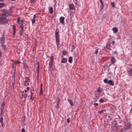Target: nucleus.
<instances>
[{"instance_id":"1","label":"nucleus","mask_w":132,"mask_h":132,"mask_svg":"<svg viewBox=\"0 0 132 132\" xmlns=\"http://www.w3.org/2000/svg\"><path fill=\"white\" fill-rule=\"evenodd\" d=\"M8 15L9 13L0 14V24H4L8 23L9 20L6 19V16Z\"/></svg>"},{"instance_id":"2","label":"nucleus","mask_w":132,"mask_h":132,"mask_svg":"<svg viewBox=\"0 0 132 132\" xmlns=\"http://www.w3.org/2000/svg\"><path fill=\"white\" fill-rule=\"evenodd\" d=\"M59 31L58 30H56L55 31V36L56 38V44L58 47L60 44L59 39Z\"/></svg>"},{"instance_id":"3","label":"nucleus","mask_w":132,"mask_h":132,"mask_svg":"<svg viewBox=\"0 0 132 132\" xmlns=\"http://www.w3.org/2000/svg\"><path fill=\"white\" fill-rule=\"evenodd\" d=\"M129 120L127 119H126L124 121L125 125L124 128L126 129H128L131 127V123L129 122Z\"/></svg>"},{"instance_id":"4","label":"nucleus","mask_w":132,"mask_h":132,"mask_svg":"<svg viewBox=\"0 0 132 132\" xmlns=\"http://www.w3.org/2000/svg\"><path fill=\"white\" fill-rule=\"evenodd\" d=\"M54 56L53 55H51L50 61L49 63V67L50 70H52L53 69V62Z\"/></svg>"},{"instance_id":"5","label":"nucleus","mask_w":132,"mask_h":132,"mask_svg":"<svg viewBox=\"0 0 132 132\" xmlns=\"http://www.w3.org/2000/svg\"><path fill=\"white\" fill-rule=\"evenodd\" d=\"M30 81L28 77L25 78V80L23 82V84L25 86H27L29 84Z\"/></svg>"},{"instance_id":"6","label":"nucleus","mask_w":132,"mask_h":132,"mask_svg":"<svg viewBox=\"0 0 132 132\" xmlns=\"http://www.w3.org/2000/svg\"><path fill=\"white\" fill-rule=\"evenodd\" d=\"M5 39L4 35H3L0 37V43L2 44H3L5 42Z\"/></svg>"},{"instance_id":"7","label":"nucleus","mask_w":132,"mask_h":132,"mask_svg":"<svg viewBox=\"0 0 132 132\" xmlns=\"http://www.w3.org/2000/svg\"><path fill=\"white\" fill-rule=\"evenodd\" d=\"M118 126L116 123L114 124H113L112 126V130L114 131H116L118 130Z\"/></svg>"},{"instance_id":"8","label":"nucleus","mask_w":132,"mask_h":132,"mask_svg":"<svg viewBox=\"0 0 132 132\" xmlns=\"http://www.w3.org/2000/svg\"><path fill=\"white\" fill-rule=\"evenodd\" d=\"M20 63V62L19 61H14L13 62V65L12 66V68H14V70H15V67H14V65H15L16 64H19Z\"/></svg>"},{"instance_id":"9","label":"nucleus","mask_w":132,"mask_h":132,"mask_svg":"<svg viewBox=\"0 0 132 132\" xmlns=\"http://www.w3.org/2000/svg\"><path fill=\"white\" fill-rule=\"evenodd\" d=\"M64 18L63 17H61L60 18V22L62 24H63L64 23Z\"/></svg>"},{"instance_id":"10","label":"nucleus","mask_w":132,"mask_h":132,"mask_svg":"<svg viewBox=\"0 0 132 132\" xmlns=\"http://www.w3.org/2000/svg\"><path fill=\"white\" fill-rule=\"evenodd\" d=\"M27 95V94H26L24 93V91H22V92L21 95L22 98L23 97L26 98V97Z\"/></svg>"},{"instance_id":"11","label":"nucleus","mask_w":132,"mask_h":132,"mask_svg":"<svg viewBox=\"0 0 132 132\" xmlns=\"http://www.w3.org/2000/svg\"><path fill=\"white\" fill-rule=\"evenodd\" d=\"M5 104L4 102H3L1 104V114L3 113V109H4Z\"/></svg>"},{"instance_id":"12","label":"nucleus","mask_w":132,"mask_h":132,"mask_svg":"<svg viewBox=\"0 0 132 132\" xmlns=\"http://www.w3.org/2000/svg\"><path fill=\"white\" fill-rule=\"evenodd\" d=\"M69 9L70 10H74V6L73 4H69Z\"/></svg>"},{"instance_id":"13","label":"nucleus","mask_w":132,"mask_h":132,"mask_svg":"<svg viewBox=\"0 0 132 132\" xmlns=\"http://www.w3.org/2000/svg\"><path fill=\"white\" fill-rule=\"evenodd\" d=\"M68 101L69 103L71 106H73L74 105V103L70 99H68Z\"/></svg>"},{"instance_id":"14","label":"nucleus","mask_w":132,"mask_h":132,"mask_svg":"<svg viewBox=\"0 0 132 132\" xmlns=\"http://www.w3.org/2000/svg\"><path fill=\"white\" fill-rule=\"evenodd\" d=\"M108 84H109L110 85L113 86L114 85V83L112 82L111 80H109L108 81Z\"/></svg>"},{"instance_id":"15","label":"nucleus","mask_w":132,"mask_h":132,"mask_svg":"<svg viewBox=\"0 0 132 132\" xmlns=\"http://www.w3.org/2000/svg\"><path fill=\"white\" fill-rule=\"evenodd\" d=\"M128 75L129 76L132 75V69L131 68L129 71H128Z\"/></svg>"},{"instance_id":"16","label":"nucleus","mask_w":132,"mask_h":132,"mask_svg":"<svg viewBox=\"0 0 132 132\" xmlns=\"http://www.w3.org/2000/svg\"><path fill=\"white\" fill-rule=\"evenodd\" d=\"M67 61V59L65 58H63L62 59L61 62L63 63H65Z\"/></svg>"},{"instance_id":"17","label":"nucleus","mask_w":132,"mask_h":132,"mask_svg":"<svg viewBox=\"0 0 132 132\" xmlns=\"http://www.w3.org/2000/svg\"><path fill=\"white\" fill-rule=\"evenodd\" d=\"M112 30L114 33H116L118 31V29L117 28L114 27L112 29Z\"/></svg>"},{"instance_id":"18","label":"nucleus","mask_w":132,"mask_h":132,"mask_svg":"<svg viewBox=\"0 0 132 132\" xmlns=\"http://www.w3.org/2000/svg\"><path fill=\"white\" fill-rule=\"evenodd\" d=\"M40 94L41 95L43 94V90L42 89V84L40 85Z\"/></svg>"},{"instance_id":"19","label":"nucleus","mask_w":132,"mask_h":132,"mask_svg":"<svg viewBox=\"0 0 132 132\" xmlns=\"http://www.w3.org/2000/svg\"><path fill=\"white\" fill-rule=\"evenodd\" d=\"M111 64H113L114 63L115 61V59L114 57H112L111 59Z\"/></svg>"},{"instance_id":"20","label":"nucleus","mask_w":132,"mask_h":132,"mask_svg":"<svg viewBox=\"0 0 132 132\" xmlns=\"http://www.w3.org/2000/svg\"><path fill=\"white\" fill-rule=\"evenodd\" d=\"M3 11L4 12V13H7V14L9 13V15L10 13V11H8L6 10H3Z\"/></svg>"},{"instance_id":"21","label":"nucleus","mask_w":132,"mask_h":132,"mask_svg":"<svg viewBox=\"0 0 132 132\" xmlns=\"http://www.w3.org/2000/svg\"><path fill=\"white\" fill-rule=\"evenodd\" d=\"M72 57H70L68 61L70 63H71L72 62Z\"/></svg>"},{"instance_id":"22","label":"nucleus","mask_w":132,"mask_h":132,"mask_svg":"<svg viewBox=\"0 0 132 132\" xmlns=\"http://www.w3.org/2000/svg\"><path fill=\"white\" fill-rule=\"evenodd\" d=\"M110 46V45L108 43H107L106 46V47H104V49H105L106 48H109V47Z\"/></svg>"},{"instance_id":"23","label":"nucleus","mask_w":132,"mask_h":132,"mask_svg":"<svg viewBox=\"0 0 132 132\" xmlns=\"http://www.w3.org/2000/svg\"><path fill=\"white\" fill-rule=\"evenodd\" d=\"M58 101H57V104H56V106H57V108H58L59 107V103H60V100L59 99V98L58 97Z\"/></svg>"},{"instance_id":"24","label":"nucleus","mask_w":132,"mask_h":132,"mask_svg":"<svg viewBox=\"0 0 132 132\" xmlns=\"http://www.w3.org/2000/svg\"><path fill=\"white\" fill-rule=\"evenodd\" d=\"M100 7L101 8L100 11H101L103 7V3H101V4L100 5Z\"/></svg>"},{"instance_id":"25","label":"nucleus","mask_w":132,"mask_h":132,"mask_svg":"<svg viewBox=\"0 0 132 132\" xmlns=\"http://www.w3.org/2000/svg\"><path fill=\"white\" fill-rule=\"evenodd\" d=\"M50 12L51 13H53V8L52 7H50L49 8Z\"/></svg>"},{"instance_id":"26","label":"nucleus","mask_w":132,"mask_h":132,"mask_svg":"<svg viewBox=\"0 0 132 132\" xmlns=\"http://www.w3.org/2000/svg\"><path fill=\"white\" fill-rule=\"evenodd\" d=\"M2 114H1V117L0 119V122H3V117H2Z\"/></svg>"},{"instance_id":"27","label":"nucleus","mask_w":132,"mask_h":132,"mask_svg":"<svg viewBox=\"0 0 132 132\" xmlns=\"http://www.w3.org/2000/svg\"><path fill=\"white\" fill-rule=\"evenodd\" d=\"M5 5L3 3H0V8H2Z\"/></svg>"},{"instance_id":"28","label":"nucleus","mask_w":132,"mask_h":132,"mask_svg":"<svg viewBox=\"0 0 132 132\" xmlns=\"http://www.w3.org/2000/svg\"><path fill=\"white\" fill-rule=\"evenodd\" d=\"M75 48V47L74 45H71V51L74 50Z\"/></svg>"},{"instance_id":"29","label":"nucleus","mask_w":132,"mask_h":132,"mask_svg":"<svg viewBox=\"0 0 132 132\" xmlns=\"http://www.w3.org/2000/svg\"><path fill=\"white\" fill-rule=\"evenodd\" d=\"M31 96L30 97V98L31 100H33L34 99V98L33 97H32V90H31Z\"/></svg>"},{"instance_id":"30","label":"nucleus","mask_w":132,"mask_h":132,"mask_svg":"<svg viewBox=\"0 0 132 132\" xmlns=\"http://www.w3.org/2000/svg\"><path fill=\"white\" fill-rule=\"evenodd\" d=\"M62 54L63 55H65L67 54V52L65 51H63L62 52Z\"/></svg>"},{"instance_id":"31","label":"nucleus","mask_w":132,"mask_h":132,"mask_svg":"<svg viewBox=\"0 0 132 132\" xmlns=\"http://www.w3.org/2000/svg\"><path fill=\"white\" fill-rule=\"evenodd\" d=\"M105 110H101L100 112H99V113L100 114H101L102 113H103V112L104 111H105Z\"/></svg>"},{"instance_id":"32","label":"nucleus","mask_w":132,"mask_h":132,"mask_svg":"<svg viewBox=\"0 0 132 132\" xmlns=\"http://www.w3.org/2000/svg\"><path fill=\"white\" fill-rule=\"evenodd\" d=\"M20 28L21 29V31L23 32V26L21 25L20 26Z\"/></svg>"},{"instance_id":"33","label":"nucleus","mask_w":132,"mask_h":132,"mask_svg":"<svg viewBox=\"0 0 132 132\" xmlns=\"http://www.w3.org/2000/svg\"><path fill=\"white\" fill-rule=\"evenodd\" d=\"M104 82L105 83H108V80L106 79H105L104 80H103Z\"/></svg>"},{"instance_id":"34","label":"nucleus","mask_w":132,"mask_h":132,"mask_svg":"<svg viewBox=\"0 0 132 132\" xmlns=\"http://www.w3.org/2000/svg\"><path fill=\"white\" fill-rule=\"evenodd\" d=\"M31 21L32 23V24H33L35 22V19L33 18V19H32Z\"/></svg>"},{"instance_id":"35","label":"nucleus","mask_w":132,"mask_h":132,"mask_svg":"<svg viewBox=\"0 0 132 132\" xmlns=\"http://www.w3.org/2000/svg\"><path fill=\"white\" fill-rule=\"evenodd\" d=\"M12 28L13 31H16V27L14 25H13Z\"/></svg>"},{"instance_id":"36","label":"nucleus","mask_w":132,"mask_h":132,"mask_svg":"<svg viewBox=\"0 0 132 132\" xmlns=\"http://www.w3.org/2000/svg\"><path fill=\"white\" fill-rule=\"evenodd\" d=\"M1 46L3 48L4 50H5V45H3V44H2V45H1Z\"/></svg>"},{"instance_id":"37","label":"nucleus","mask_w":132,"mask_h":132,"mask_svg":"<svg viewBox=\"0 0 132 132\" xmlns=\"http://www.w3.org/2000/svg\"><path fill=\"white\" fill-rule=\"evenodd\" d=\"M100 103H102L104 102V100L103 98L100 99Z\"/></svg>"},{"instance_id":"38","label":"nucleus","mask_w":132,"mask_h":132,"mask_svg":"<svg viewBox=\"0 0 132 132\" xmlns=\"http://www.w3.org/2000/svg\"><path fill=\"white\" fill-rule=\"evenodd\" d=\"M111 4L112 7H114V5L113 2H112L111 3Z\"/></svg>"},{"instance_id":"39","label":"nucleus","mask_w":132,"mask_h":132,"mask_svg":"<svg viewBox=\"0 0 132 132\" xmlns=\"http://www.w3.org/2000/svg\"><path fill=\"white\" fill-rule=\"evenodd\" d=\"M20 21V18L19 17L18 18V20H17V22L18 23H19V22Z\"/></svg>"},{"instance_id":"40","label":"nucleus","mask_w":132,"mask_h":132,"mask_svg":"<svg viewBox=\"0 0 132 132\" xmlns=\"http://www.w3.org/2000/svg\"><path fill=\"white\" fill-rule=\"evenodd\" d=\"M98 49H96L95 50V52H94V53L96 54H97L98 53Z\"/></svg>"},{"instance_id":"41","label":"nucleus","mask_w":132,"mask_h":132,"mask_svg":"<svg viewBox=\"0 0 132 132\" xmlns=\"http://www.w3.org/2000/svg\"><path fill=\"white\" fill-rule=\"evenodd\" d=\"M95 97L97 98L99 96V95H98L96 93H95Z\"/></svg>"},{"instance_id":"42","label":"nucleus","mask_w":132,"mask_h":132,"mask_svg":"<svg viewBox=\"0 0 132 132\" xmlns=\"http://www.w3.org/2000/svg\"><path fill=\"white\" fill-rule=\"evenodd\" d=\"M36 0H31V3H34Z\"/></svg>"},{"instance_id":"43","label":"nucleus","mask_w":132,"mask_h":132,"mask_svg":"<svg viewBox=\"0 0 132 132\" xmlns=\"http://www.w3.org/2000/svg\"><path fill=\"white\" fill-rule=\"evenodd\" d=\"M21 132H25V130L24 128H22L21 129Z\"/></svg>"},{"instance_id":"44","label":"nucleus","mask_w":132,"mask_h":132,"mask_svg":"<svg viewBox=\"0 0 132 132\" xmlns=\"http://www.w3.org/2000/svg\"><path fill=\"white\" fill-rule=\"evenodd\" d=\"M94 106H98V103H94Z\"/></svg>"},{"instance_id":"45","label":"nucleus","mask_w":132,"mask_h":132,"mask_svg":"<svg viewBox=\"0 0 132 132\" xmlns=\"http://www.w3.org/2000/svg\"><path fill=\"white\" fill-rule=\"evenodd\" d=\"M79 2L78 1H77V0H75V3L76 4H78Z\"/></svg>"},{"instance_id":"46","label":"nucleus","mask_w":132,"mask_h":132,"mask_svg":"<svg viewBox=\"0 0 132 132\" xmlns=\"http://www.w3.org/2000/svg\"><path fill=\"white\" fill-rule=\"evenodd\" d=\"M76 5L78 7H79L80 6V4L79 2L78 4H76Z\"/></svg>"},{"instance_id":"47","label":"nucleus","mask_w":132,"mask_h":132,"mask_svg":"<svg viewBox=\"0 0 132 132\" xmlns=\"http://www.w3.org/2000/svg\"><path fill=\"white\" fill-rule=\"evenodd\" d=\"M69 118H68L67 119V122L68 123H69L70 122V120H69Z\"/></svg>"},{"instance_id":"48","label":"nucleus","mask_w":132,"mask_h":132,"mask_svg":"<svg viewBox=\"0 0 132 132\" xmlns=\"http://www.w3.org/2000/svg\"><path fill=\"white\" fill-rule=\"evenodd\" d=\"M22 32H22L21 31V32H20V35L22 36Z\"/></svg>"},{"instance_id":"49","label":"nucleus","mask_w":132,"mask_h":132,"mask_svg":"<svg viewBox=\"0 0 132 132\" xmlns=\"http://www.w3.org/2000/svg\"><path fill=\"white\" fill-rule=\"evenodd\" d=\"M114 54L117 55V52H114Z\"/></svg>"},{"instance_id":"50","label":"nucleus","mask_w":132,"mask_h":132,"mask_svg":"<svg viewBox=\"0 0 132 132\" xmlns=\"http://www.w3.org/2000/svg\"><path fill=\"white\" fill-rule=\"evenodd\" d=\"M39 68V62H38V66L37 67V68L38 69Z\"/></svg>"},{"instance_id":"51","label":"nucleus","mask_w":132,"mask_h":132,"mask_svg":"<svg viewBox=\"0 0 132 132\" xmlns=\"http://www.w3.org/2000/svg\"><path fill=\"white\" fill-rule=\"evenodd\" d=\"M2 55V53L1 52V50H0V57Z\"/></svg>"},{"instance_id":"52","label":"nucleus","mask_w":132,"mask_h":132,"mask_svg":"<svg viewBox=\"0 0 132 132\" xmlns=\"http://www.w3.org/2000/svg\"><path fill=\"white\" fill-rule=\"evenodd\" d=\"M16 31H13V34L15 35V33Z\"/></svg>"},{"instance_id":"53","label":"nucleus","mask_w":132,"mask_h":132,"mask_svg":"<svg viewBox=\"0 0 132 132\" xmlns=\"http://www.w3.org/2000/svg\"><path fill=\"white\" fill-rule=\"evenodd\" d=\"M115 43V42L114 41H113L112 42V45H113Z\"/></svg>"},{"instance_id":"54","label":"nucleus","mask_w":132,"mask_h":132,"mask_svg":"<svg viewBox=\"0 0 132 132\" xmlns=\"http://www.w3.org/2000/svg\"><path fill=\"white\" fill-rule=\"evenodd\" d=\"M23 21H22L21 22V26H23Z\"/></svg>"},{"instance_id":"55","label":"nucleus","mask_w":132,"mask_h":132,"mask_svg":"<svg viewBox=\"0 0 132 132\" xmlns=\"http://www.w3.org/2000/svg\"><path fill=\"white\" fill-rule=\"evenodd\" d=\"M35 18H36V15L35 14H34V15L33 18H34V19H35Z\"/></svg>"},{"instance_id":"56","label":"nucleus","mask_w":132,"mask_h":132,"mask_svg":"<svg viewBox=\"0 0 132 132\" xmlns=\"http://www.w3.org/2000/svg\"><path fill=\"white\" fill-rule=\"evenodd\" d=\"M24 92L26 93L27 92V90H24Z\"/></svg>"},{"instance_id":"57","label":"nucleus","mask_w":132,"mask_h":132,"mask_svg":"<svg viewBox=\"0 0 132 132\" xmlns=\"http://www.w3.org/2000/svg\"><path fill=\"white\" fill-rule=\"evenodd\" d=\"M1 126L2 127L3 126V122H1Z\"/></svg>"},{"instance_id":"58","label":"nucleus","mask_w":132,"mask_h":132,"mask_svg":"<svg viewBox=\"0 0 132 132\" xmlns=\"http://www.w3.org/2000/svg\"><path fill=\"white\" fill-rule=\"evenodd\" d=\"M13 6H12L11 7V8H10V10H11V11L12 10V8H13Z\"/></svg>"},{"instance_id":"59","label":"nucleus","mask_w":132,"mask_h":132,"mask_svg":"<svg viewBox=\"0 0 132 132\" xmlns=\"http://www.w3.org/2000/svg\"><path fill=\"white\" fill-rule=\"evenodd\" d=\"M27 89V90H28L29 89V87H28L27 88H26Z\"/></svg>"},{"instance_id":"60","label":"nucleus","mask_w":132,"mask_h":132,"mask_svg":"<svg viewBox=\"0 0 132 132\" xmlns=\"http://www.w3.org/2000/svg\"><path fill=\"white\" fill-rule=\"evenodd\" d=\"M130 112L132 113V108L130 110Z\"/></svg>"},{"instance_id":"61","label":"nucleus","mask_w":132,"mask_h":132,"mask_svg":"<svg viewBox=\"0 0 132 132\" xmlns=\"http://www.w3.org/2000/svg\"><path fill=\"white\" fill-rule=\"evenodd\" d=\"M97 101V99H95L94 100V102H96Z\"/></svg>"},{"instance_id":"62","label":"nucleus","mask_w":132,"mask_h":132,"mask_svg":"<svg viewBox=\"0 0 132 132\" xmlns=\"http://www.w3.org/2000/svg\"><path fill=\"white\" fill-rule=\"evenodd\" d=\"M100 1L101 3H103L102 0H100Z\"/></svg>"},{"instance_id":"63","label":"nucleus","mask_w":132,"mask_h":132,"mask_svg":"<svg viewBox=\"0 0 132 132\" xmlns=\"http://www.w3.org/2000/svg\"><path fill=\"white\" fill-rule=\"evenodd\" d=\"M100 92V90H97V92L99 93Z\"/></svg>"},{"instance_id":"64","label":"nucleus","mask_w":132,"mask_h":132,"mask_svg":"<svg viewBox=\"0 0 132 132\" xmlns=\"http://www.w3.org/2000/svg\"><path fill=\"white\" fill-rule=\"evenodd\" d=\"M4 1V0H0V2H3Z\"/></svg>"}]
</instances>
